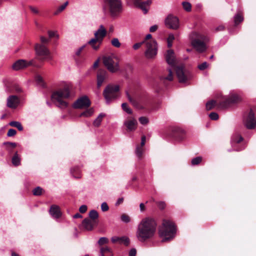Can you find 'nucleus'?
<instances>
[{
	"label": "nucleus",
	"mask_w": 256,
	"mask_h": 256,
	"mask_svg": "<svg viewBox=\"0 0 256 256\" xmlns=\"http://www.w3.org/2000/svg\"><path fill=\"white\" fill-rule=\"evenodd\" d=\"M164 56L167 63L174 70L180 83H186L192 78L191 72L185 68L184 65H176V60L173 50H168Z\"/></svg>",
	"instance_id": "f257e3e1"
},
{
	"label": "nucleus",
	"mask_w": 256,
	"mask_h": 256,
	"mask_svg": "<svg viewBox=\"0 0 256 256\" xmlns=\"http://www.w3.org/2000/svg\"><path fill=\"white\" fill-rule=\"evenodd\" d=\"M157 224L150 218H146L142 220L138 226L136 236L138 240L142 242L152 238L155 234Z\"/></svg>",
	"instance_id": "f03ea898"
},
{
	"label": "nucleus",
	"mask_w": 256,
	"mask_h": 256,
	"mask_svg": "<svg viewBox=\"0 0 256 256\" xmlns=\"http://www.w3.org/2000/svg\"><path fill=\"white\" fill-rule=\"evenodd\" d=\"M73 96L72 86L66 84L63 88L54 92L52 94V99L58 107L65 108L68 106L66 100L72 98Z\"/></svg>",
	"instance_id": "7ed1b4c3"
},
{
	"label": "nucleus",
	"mask_w": 256,
	"mask_h": 256,
	"mask_svg": "<svg viewBox=\"0 0 256 256\" xmlns=\"http://www.w3.org/2000/svg\"><path fill=\"white\" fill-rule=\"evenodd\" d=\"M48 34L49 38L41 36L40 37V42L36 44L34 46L36 55L42 60L46 59H51L50 52L48 48V45L50 42V38L55 37L56 34L54 32L52 31H48Z\"/></svg>",
	"instance_id": "20e7f679"
},
{
	"label": "nucleus",
	"mask_w": 256,
	"mask_h": 256,
	"mask_svg": "<svg viewBox=\"0 0 256 256\" xmlns=\"http://www.w3.org/2000/svg\"><path fill=\"white\" fill-rule=\"evenodd\" d=\"M176 231V226L172 222L164 220L158 230L160 236L163 238L162 242L172 240L174 237Z\"/></svg>",
	"instance_id": "39448f33"
},
{
	"label": "nucleus",
	"mask_w": 256,
	"mask_h": 256,
	"mask_svg": "<svg viewBox=\"0 0 256 256\" xmlns=\"http://www.w3.org/2000/svg\"><path fill=\"white\" fill-rule=\"evenodd\" d=\"M103 7L112 18L118 16L122 10L121 0H102Z\"/></svg>",
	"instance_id": "423d86ee"
},
{
	"label": "nucleus",
	"mask_w": 256,
	"mask_h": 256,
	"mask_svg": "<svg viewBox=\"0 0 256 256\" xmlns=\"http://www.w3.org/2000/svg\"><path fill=\"white\" fill-rule=\"evenodd\" d=\"M190 37L192 46L198 52H202L206 50V43L209 40L206 36L196 32H194L192 33Z\"/></svg>",
	"instance_id": "0eeeda50"
},
{
	"label": "nucleus",
	"mask_w": 256,
	"mask_h": 256,
	"mask_svg": "<svg viewBox=\"0 0 256 256\" xmlns=\"http://www.w3.org/2000/svg\"><path fill=\"white\" fill-rule=\"evenodd\" d=\"M106 30L102 25H100L98 29L94 33V38L90 40L88 44L94 50L99 49L104 38L106 35Z\"/></svg>",
	"instance_id": "6e6552de"
},
{
	"label": "nucleus",
	"mask_w": 256,
	"mask_h": 256,
	"mask_svg": "<svg viewBox=\"0 0 256 256\" xmlns=\"http://www.w3.org/2000/svg\"><path fill=\"white\" fill-rule=\"evenodd\" d=\"M152 36L150 34H148L146 36L144 40L146 44V50L144 52V56L146 58L152 59L155 58L157 54V46L156 42L155 40H150L148 42L146 40L151 39Z\"/></svg>",
	"instance_id": "1a4fd4ad"
},
{
	"label": "nucleus",
	"mask_w": 256,
	"mask_h": 256,
	"mask_svg": "<svg viewBox=\"0 0 256 256\" xmlns=\"http://www.w3.org/2000/svg\"><path fill=\"white\" fill-rule=\"evenodd\" d=\"M104 66L112 72H115L119 70L118 60L114 55L104 56L102 58Z\"/></svg>",
	"instance_id": "9d476101"
},
{
	"label": "nucleus",
	"mask_w": 256,
	"mask_h": 256,
	"mask_svg": "<svg viewBox=\"0 0 256 256\" xmlns=\"http://www.w3.org/2000/svg\"><path fill=\"white\" fill-rule=\"evenodd\" d=\"M120 87L118 85L109 84L104 89L103 95L108 103L116 99L118 96Z\"/></svg>",
	"instance_id": "9b49d317"
},
{
	"label": "nucleus",
	"mask_w": 256,
	"mask_h": 256,
	"mask_svg": "<svg viewBox=\"0 0 256 256\" xmlns=\"http://www.w3.org/2000/svg\"><path fill=\"white\" fill-rule=\"evenodd\" d=\"M126 94L129 101L134 106L141 110L148 108L149 100L148 98H140L138 100H136L132 98L128 92H126Z\"/></svg>",
	"instance_id": "f8f14e48"
},
{
	"label": "nucleus",
	"mask_w": 256,
	"mask_h": 256,
	"mask_svg": "<svg viewBox=\"0 0 256 256\" xmlns=\"http://www.w3.org/2000/svg\"><path fill=\"white\" fill-rule=\"evenodd\" d=\"M244 126L248 130H252L256 126V118L252 109L244 118Z\"/></svg>",
	"instance_id": "ddd939ff"
},
{
	"label": "nucleus",
	"mask_w": 256,
	"mask_h": 256,
	"mask_svg": "<svg viewBox=\"0 0 256 256\" xmlns=\"http://www.w3.org/2000/svg\"><path fill=\"white\" fill-rule=\"evenodd\" d=\"M33 66L36 68H39L40 65L36 64L34 60L27 61L24 60H16L12 65V68L16 70L26 68L29 66Z\"/></svg>",
	"instance_id": "4468645a"
},
{
	"label": "nucleus",
	"mask_w": 256,
	"mask_h": 256,
	"mask_svg": "<svg viewBox=\"0 0 256 256\" xmlns=\"http://www.w3.org/2000/svg\"><path fill=\"white\" fill-rule=\"evenodd\" d=\"M242 99L237 94H232L224 100L220 102L218 108H225L230 105L235 104L240 102Z\"/></svg>",
	"instance_id": "2eb2a0df"
},
{
	"label": "nucleus",
	"mask_w": 256,
	"mask_h": 256,
	"mask_svg": "<svg viewBox=\"0 0 256 256\" xmlns=\"http://www.w3.org/2000/svg\"><path fill=\"white\" fill-rule=\"evenodd\" d=\"M124 126L128 132H133L137 128L138 122L134 117L128 116L124 122Z\"/></svg>",
	"instance_id": "dca6fc26"
},
{
	"label": "nucleus",
	"mask_w": 256,
	"mask_h": 256,
	"mask_svg": "<svg viewBox=\"0 0 256 256\" xmlns=\"http://www.w3.org/2000/svg\"><path fill=\"white\" fill-rule=\"evenodd\" d=\"M165 24L167 27L176 30L179 27V20L176 16L170 14L166 19Z\"/></svg>",
	"instance_id": "f3484780"
},
{
	"label": "nucleus",
	"mask_w": 256,
	"mask_h": 256,
	"mask_svg": "<svg viewBox=\"0 0 256 256\" xmlns=\"http://www.w3.org/2000/svg\"><path fill=\"white\" fill-rule=\"evenodd\" d=\"M90 105V102L88 98L86 96H84L78 98L74 102L73 107L75 108H88Z\"/></svg>",
	"instance_id": "a211bd4d"
},
{
	"label": "nucleus",
	"mask_w": 256,
	"mask_h": 256,
	"mask_svg": "<svg viewBox=\"0 0 256 256\" xmlns=\"http://www.w3.org/2000/svg\"><path fill=\"white\" fill-rule=\"evenodd\" d=\"M171 136L176 140H182L184 138L185 132L181 128L173 127L171 130Z\"/></svg>",
	"instance_id": "6ab92c4d"
},
{
	"label": "nucleus",
	"mask_w": 256,
	"mask_h": 256,
	"mask_svg": "<svg viewBox=\"0 0 256 256\" xmlns=\"http://www.w3.org/2000/svg\"><path fill=\"white\" fill-rule=\"evenodd\" d=\"M134 6L142 10L144 14H146L148 10V8L150 6L151 0H147L145 2H142L140 0H132Z\"/></svg>",
	"instance_id": "aec40b11"
},
{
	"label": "nucleus",
	"mask_w": 256,
	"mask_h": 256,
	"mask_svg": "<svg viewBox=\"0 0 256 256\" xmlns=\"http://www.w3.org/2000/svg\"><path fill=\"white\" fill-rule=\"evenodd\" d=\"M108 78V72L106 70H100L97 74V87L100 88L102 83Z\"/></svg>",
	"instance_id": "412c9836"
},
{
	"label": "nucleus",
	"mask_w": 256,
	"mask_h": 256,
	"mask_svg": "<svg viewBox=\"0 0 256 256\" xmlns=\"http://www.w3.org/2000/svg\"><path fill=\"white\" fill-rule=\"evenodd\" d=\"M20 103L19 98L14 95H11L7 98L6 106L10 108H16Z\"/></svg>",
	"instance_id": "4be33fe9"
},
{
	"label": "nucleus",
	"mask_w": 256,
	"mask_h": 256,
	"mask_svg": "<svg viewBox=\"0 0 256 256\" xmlns=\"http://www.w3.org/2000/svg\"><path fill=\"white\" fill-rule=\"evenodd\" d=\"M49 212L54 218H58L62 216V212L59 206L54 204L50 206Z\"/></svg>",
	"instance_id": "5701e85b"
},
{
	"label": "nucleus",
	"mask_w": 256,
	"mask_h": 256,
	"mask_svg": "<svg viewBox=\"0 0 256 256\" xmlns=\"http://www.w3.org/2000/svg\"><path fill=\"white\" fill-rule=\"evenodd\" d=\"M96 224L97 222H94L88 218H84L82 222L83 227L87 230H92Z\"/></svg>",
	"instance_id": "b1692460"
},
{
	"label": "nucleus",
	"mask_w": 256,
	"mask_h": 256,
	"mask_svg": "<svg viewBox=\"0 0 256 256\" xmlns=\"http://www.w3.org/2000/svg\"><path fill=\"white\" fill-rule=\"evenodd\" d=\"M167 74H164L160 77V80L163 82H166V81H172L174 78V74L172 68H168L166 72Z\"/></svg>",
	"instance_id": "393cba45"
},
{
	"label": "nucleus",
	"mask_w": 256,
	"mask_h": 256,
	"mask_svg": "<svg viewBox=\"0 0 256 256\" xmlns=\"http://www.w3.org/2000/svg\"><path fill=\"white\" fill-rule=\"evenodd\" d=\"M3 145L6 146L8 155L10 156L13 152L14 153V150L16 148L17 144L16 142H6L3 143Z\"/></svg>",
	"instance_id": "a878e982"
},
{
	"label": "nucleus",
	"mask_w": 256,
	"mask_h": 256,
	"mask_svg": "<svg viewBox=\"0 0 256 256\" xmlns=\"http://www.w3.org/2000/svg\"><path fill=\"white\" fill-rule=\"evenodd\" d=\"M20 162L21 158L20 156L18 154V151H16L12 158V162L14 166H17L20 164Z\"/></svg>",
	"instance_id": "bb28decb"
},
{
	"label": "nucleus",
	"mask_w": 256,
	"mask_h": 256,
	"mask_svg": "<svg viewBox=\"0 0 256 256\" xmlns=\"http://www.w3.org/2000/svg\"><path fill=\"white\" fill-rule=\"evenodd\" d=\"M100 253L102 256H112V250L108 246H102L100 248Z\"/></svg>",
	"instance_id": "cd10ccee"
},
{
	"label": "nucleus",
	"mask_w": 256,
	"mask_h": 256,
	"mask_svg": "<svg viewBox=\"0 0 256 256\" xmlns=\"http://www.w3.org/2000/svg\"><path fill=\"white\" fill-rule=\"evenodd\" d=\"M219 104H217L216 102L214 100H211L208 102L206 104V109L207 110H212L214 106H216L218 108L223 109L224 108H218V106Z\"/></svg>",
	"instance_id": "c85d7f7f"
},
{
	"label": "nucleus",
	"mask_w": 256,
	"mask_h": 256,
	"mask_svg": "<svg viewBox=\"0 0 256 256\" xmlns=\"http://www.w3.org/2000/svg\"><path fill=\"white\" fill-rule=\"evenodd\" d=\"M244 20V16L242 13L241 12H238L235 15L234 17V22L236 26H238L240 23L242 22Z\"/></svg>",
	"instance_id": "c756f323"
},
{
	"label": "nucleus",
	"mask_w": 256,
	"mask_h": 256,
	"mask_svg": "<svg viewBox=\"0 0 256 256\" xmlns=\"http://www.w3.org/2000/svg\"><path fill=\"white\" fill-rule=\"evenodd\" d=\"M106 114H104L101 113L96 118V120L93 122V125L95 127H98L101 124V122L102 120L104 118Z\"/></svg>",
	"instance_id": "7c9ffc66"
},
{
	"label": "nucleus",
	"mask_w": 256,
	"mask_h": 256,
	"mask_svg": "<svg viewBox=\"0 0 256 256\" xmlns=\"http://www.w3.org/2000/svg\"><path fill=\"white\" fill-rule=\"evenodd\" d=\"M71 173L76 178H81V173L78 166H75L72 168L71 170Z\"/></svg>",
	"instance_id": "2f4dec72"
},
{
	"label": "nucleus",
	"mask_w": 256,
	"mask_h": 256,
	"mask_svg": "<svg viewBox=\"0 0 256 256\" xmlns=\"http://www.w3.org/2000/svg\"><path fill=\"white\" fill-rule=\"evenodd\" d=\"M89 218L90 220L94 222H96V220L98 218V214L95 210H92L89 212Z\"/></svg>",
	"instance_id": "473e14b6"
},
{
	"label": "nucleus",
	"mask_w": 256,
	"mask_h": 256,
	"mask_svg": "<svg viewBox=\"0 0 256 256\" xmlns=\"http://www.w3.org/2000/svg\"><path fill=\"white\" fill-rule=\"evenodd\" d=\"M43 192H44V190L40 186H37L35 188H34L32 190V194L35 196H41Z\"/></svg>",
	"instance_id": "72a5a7b5"
},
{
	"label": "nucleus",
	"mask_w": 256,
	"mask_h": 256,
	"mask_svg": "<svg viewBox=\"0 0 256 256\" xmlns=\"http://www.w3.org/2000/svg\"><path fill=\"white\" fill-rule=\"evenodd\" d=\"M10 126H11L16 128L19 130L22 131L23 130V127L21 124L18 122L12 121L9 123Z\"/></svg>",
	"instance_id": "f704fd0d"
},
{
	"label": "nucleus",
	"mask_w": 256,
	"mask_h": 256,
	"mask_svg": "<svg viewBox=\"0 0 256 256\" xmlns=\"http://www.w3.org/2000/svg\"><path fill=\"white\" fill-rule=\"evenodd\" d=\"M94 112V110L92 108L87 109L84 112H82L80 116H85V117H88L91 116Z\"/></svg>",
	"instance_id": "c9c22d12"
},
{
	"label": "nucleus",
	"mask_w": 256,
	"mask_h": 256,
	"mask_svg": "<svg viewBox=\"0 0 256 256\" xmlns=\"http://www.w3.org/2000/svg\"><path fill=\"white\" fill-rule=\"evenodd\" d=\"M68 2H66L63 4L59 6L58 9L54 12V15H57L62 11H63L66 6H68Z\"/></svg>",
	"instance_id": "e433bc0d"
},
{
	"label": "nucleus",
	"mask_w": 256,
	"mask_h": 256,
	"mask_svg": "<svg viewBox=\"0 0 256 256\" xmlns=\"http://www.w3.org/2000/svg\"><path fill=\"white\" fill-rule=\"evenodd\" d=\"M143 152H144V149L143 148L142 146H138L136 149V154L138 157L140 159L142 158L143 155Z\"/></svg>",
	"instance_id": "4c0bfd02"
},
{
	"label": "nucleus",
	"mask_w": 256,
	"mask_h": 256,
	"mask_svg": "<svg viewBox=\"0 0 256 256\" xmlns=\"http://www.w3.org/2000/svg\"><path fill=\"white\" fill-rule=\"evenodd\" d=\"M122 108L124 112L128 114H132V109L128 107V105L126 103H123L122 104Z\"/></svg>",
	"instance_id": "58836bf2"
},
{
	"label": "nucleus",
	"mask_w": 256,
	"mask_h": 256,
	"mask_svg": "<svg viewBox=\"0 0 256 256\" xmlns=\"http://www.w3.org/2000/svg\"><path fill=\"white\" fill-rule=\"evenodd\" d=\"M202 161V158L201 156H198L194 158L192 160V164L193 166L198 165L200 164Z\"/></svg>",
	"instance_id": "ea45409f"
},
{
	"label": "nucleus",
	"mask_w": 256,
	"mask_h": 256,
	"mask_svg": "<svg viewBox=\"0 0 256 256\" xmlns=\"http://www.w3.org/2000/svg\"><path fill=\"white\" fill-rule=\"evenodd\" d=\"M36 82L38 83V84L39 85H40L42 86H43V87L44 86L45 84H44V82L42 79V78L41 76H40L39 75L36 76Z\"/></svg>",
	"instance_id": "a19ab883"
},
{
	"label": "nucleus",
	"mask_w": 256,
	"mask_h": 256,
	"mask_svg": "<svg viewBox=\"0 0 256 256\" xmlns=\"http://www.w3.org/2000/svg\"><path fill=\"white\" fill-rule=\"evenodd\" d=\"M184 8L187 12L191 10L192 6L191 4L187 2H184L182 3Z\"/></svg>",
	"instance_id": "79ce46f5"
},
{
	"label": "nucleus",
	"mask_w": 256,
	"mask_h": 256,
	"mask_svg": "<svg viewBox=\"0 0 256 256\" xmlns=\"http://www.w3.org/2000/svg\"><path fill=\"white\" fill-rule=\"evenodd\" d=\"M121 220L126 223H128L130 221V218L126 214H123L121 216Z\"/></svg>",
	"instance_id": "37998d69"
},
{
	"label": "nucleus",
	"mask_w": 256,
	"mask_h": 256,
	"mask_svg": "<svg viewBox=\"0 0 256 256\" xmlns=\"http://www.w3.org/2000/svg\"><path fill=\"white\" fill-rule=\"evenodd\" d=\"M120 244H124L125 246H128L130 244V239L126 236L121 237Z\"/></svg>",
	"instance_id": "c03bdc74"
},
{
	"label": "nucleus",
	"mask_w": 256,
	"mask_h": 256,
	"mask_svg": "<svg viewBox=\"0 0 256 256\" xmlns=\"http://www.w3.org/2000/svg\"><path fill=\"white\" fill-rule=\"evenodd\" d=\"M112 44L116 48H120V43L117 38H114L111 41Z\"/></svg>",
	"instance_id": "a18cd8bd"
},
{
	"label": "nucleus",
	"mask_w": 256,
	"mask_h": 256,
	"mask_svg": "<svg viewBox=\"0 0 256 256\" xmlns=\"http://www.w3.org/2000/svg\"><path fill=\"white\" fill-rule=\"evenodd\" d=\"M108 240L107 238L105 237H102L99 239L98 241V244L100 246H102V245L108 243Z\"/></svg>",
	"instance_id": "49530a36"
},
{
	"label": "nucleus",
	"mask_w": 256,
	"mask_h": 256,
	"mask_svg": "<svg viewBox=\"0 0 256 256\" xmlns=\"http://www.w3.org/2000/svg\"><path fill=\"white\" fill-rule=\"evenodd\" d=\"M156 204L158 208L160 210H164L166 206V204L165 202H162V201L158 202H156Z\"/></svg>",
	"instance_id": "de8ad7c7"
},
{
	"label": "nucleus",
	"mask_w": 256,
	"mask_h": 256,
	"mask_svg": "<svg viewBox=\"0 0 256 256\" xmlns=\"http://www.w3.org/2000/svg\"><path fill=\"white\" fill-rule=\"evenodd\" d=\"M208 66V64L206 62H204L198 66V68L200 70H206Z\"/></svg>",
	"instance_id": "09e8293b"
},
{
	"label": "nucleus",
	"mask_w": 256,
	"mask_h": 256,
	"mask_svg": "<svg viewBox=\"0 0 256 256\" xmlns=\"http://www.w3.org/2000/svg\"><path fill=\"white\" fill-rule=\"evenodd\" d=\"M209 117L212 120H216L218 118V115L215 112H212L210 114Z\"/></svg>",
	"instance_id": "8fccbe9b"
},
{
	"label": "nucleus",
	"mask_w": 256,
	"mask_h": 256,
	"mask_svg": "<svg viewBox=\"0 0 256 256\" xmlns=\"http://www.w3.org/2000/svg\"><path fill=\"white\" fill-rule=\"evenodd\" d=\"M139 121L142 124H146L148 122V119L145 116H142L139 118Z\"/></svg>",
	"instance_id": "3c124183"
},
{
	"label": "nucleus",
	"mask_w": 256,
	"mask_h": 256,
	"mask_svg": "<svg viewBox=\"0 0 256 256\" xmlns=\"http://www.w3.org/2000/svg\"><path fill=\"white\" fill-rule=\"evenodd\" d=\"M16 134V131L14 129H10L7 133L8 136L11 137L14 136Z\"/></svg>",
	"instance_id": "603ef678"
},
{
	"label": "nucleus",
	"mask_w": 256,
	"mask_h": 256,
	"mask_svg": "<svg viewBox=\"0 0 256 256\" xmlns=\"http://www.w3.org/2000/svg\"><path fill=\"white\" fill-rule=\"evenodd\" d=\"M243 140V138L242 136H237L233 138V141L237 144L241 142Z\"/></svg>",
	"instance_id": "864d4df0"
},
{
	"label": "nucleus",
	"mask_w": 256,
	"mask_h": 256,
	"mask_svg": "<svg viewBox=\"0 0 256 256\" xmlns=\"http://www.w3.org/2000/svg\"><path fill=\"white\" fill-rule=\"evenodd\" d=\"M145 43V40H143L142 42H138L135 44L133 46V48L135 50L138 49L144 44Z\"/></svg>",
	"instance_id": "5fc2aeb1"
},
{
	"label": "nucleus",
	"mask_w": 256,
	"mask_h": 256,
	"mask_svg": "<svg viewBox=\"0 0 256 256\" xmlns=\"http://www.w3.org/2000/svg\"><path fill=\"white\" fill-rule=\"evenodd\" d=\"M101 208L103 212H106L108 210L109 208L108 204L104 202L101 205Z\"/></svg>",
	"instance_id": "6e6d98bb"
},
{
	"label": "nucleus",
	"mask_w": 256,
	"mask_h": 256,
	"mask_svg": "<svg viewBox=\"0 0 256 256\" xmlns=\"http://www.w3.org/2000/svg\"><path fill=\"white\" fill-rule=\"evenodd\" d=\"M88 208L86 205H82L79 208V211L80 213H85L87 210Z\"/></svg>",
	"instance_id": "4d7b16f0"
},
{
	"label": "nucleus",
	"mask_w": 256,
	"mask_h": 256,
	"mask_svg": "<svg viewBox=\"0 0 256 256\" xmlns=\"http://www.w3.org/2000/svg\"><path fill=\"white\" fill-rule=\"evenodd\" d=\"M111 240L113 243H116V242L120 243V240H121V237H116V236L112 237V238Z\"/></svg>",
	"instance_id": "13d9d810"
},
{
	"label": "nucleus",
	"mask_w": 256,
	"mask_h": 256,
	"mask_svg": "<svg viewBox=\"0 0 256 256\" xmlns=\"http://www.w3.org/2000/svg\"><path fill=\"white\" fill-rule=\"evenodd\" d=\"M154 88L156 92L158 94L160 93L162 90V88L157 86L156 84L154 86Z\"/></svg>",
	"instance_id": "bf43d9fd"
},
{
	"label": "nucleus",
	"mask_w": 256,
	"mask_h": 256,
	"mask_svg": "<svg viewBox=\"0 0 256 256\" xmlns=\"http://www.w3.org/2000/svg\"><path fill=\"white\" fill-rule=\"evenodd\" d=\"M136 250L135 248H132L129 252V256H136Z\"/></svg>",
	"instance_id": "052dcab7"
},
{
	"label": "nucleus",
	"mask_w": 256,
	"mask_h": 256,
	"mask_svg": "<svg viewBox=\"0 0 256 256\" xmlns=\"http://www.w3.org/2000/svg\"><path fill=\"white\" fill-rule=\"evenodd\" d=\"M158 28V26L157 25H154L152 26L150 28V31L151 32H156Z\"/></svg>",
	"instance_id": "680f3d73"
},
{
	"label": "nucleus",
	"mask_w": 256,
	"mask_h": 256,
	"mask_svg": "<svg viewBox=\"0 0 256 256\" xmlns=\"http://www.w3.org/2000/svg\"><path fill=\"white\" fill-rule=\"evenodd\" d=\"M146 136H142V140H141V143H140V146H142L143 148V146H144L145 144V143H146Z\"/></svg>",
	"instance_id": "e2e57ef3"
},
{
	"label": "nucleus",
	"mask_w": 256,
	"mask_h": 256,
	"mask_svg": "<svg viewBox=\"0 0 256 256\" xmlns=\"http://www.w3.org/2000/svg\"><path fill=\"white\" fill-rule=\"evenodd\" d=\"M86 46V45H84V46H82V47H80L78 50L76 52V54L77 56H80V53H81V52L84 50V48H85Z\"/></svg>",
	"instance_id": "0e129e2a"
},
{
	"label": "nucleus",
	"mask_w": 256,
	"mask_h": 256,
	"mask_svg": "<svg viewBox=\"0 0 256 256\" xmlns=\"http://www.w3.org/2000/svg\"><path fill=\"white\" fill-rule=\"evenodd\" d=\"M14 88L16 92H21V88L19 87L18 85L14 84Z\"/></svg>",
	"instance_id": "69168bd1"
},
{
	"label": "nucleus",
	"mask_w": 256,
	"mask_h": 256,
	"mask_svg": "<svg viewBox=\"0 0 256 256\" xmlns=\"http://www.w3.org/2000/svg\"><path fill=\"white\" fill-rule=\"evenodd\" d=\"M174 34H170L168 36V38L167 39V41L170 42H172V41L174 40Z\"/></svg>",
	"instance_id": "338daca9"
},
{
	"label": "nucleus",
	"mask_w": 256,
	"mask_h": 256,
	"mask_svg": "<svg viewBox=\"0 0 256 256\" xmlns=\"http://www.w3.org/2000/svg\"><path fill=\"white\" fill-rule=\"evenodd\" d=\"M30 10L32 12L35 14H38V10L36 8L31 6L30 7Z\"/></svg>",
	"instance_id": "774afa93"
}]
</instances>
